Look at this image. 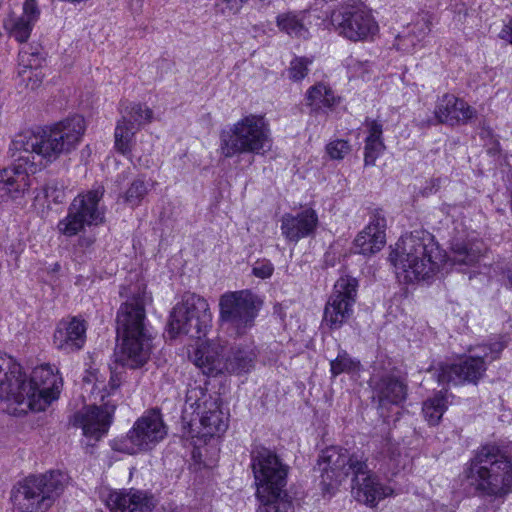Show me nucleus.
<instances>
[{"mask_svg":"<svg viewBox=\"0 0 512 512\" xmlns=\"http://www.w3.org/2000/svg\"><path fill=\"white\" fill-rule=\"evenodd\" d=\"M166 427L161 414L152 410L139 418L128 432L130 446L124 445L119 450L135 454L139 450H148L159 443L166 436Z\"/></svg>","mask_w":512,"mask_h":512,"instance_id":"obj_18","label":"nucleus"},{"mask_svg":"<svg viewBox=\"0 0 512 512\" xmlns=\"http://www.w3.org/2000/svg\"><path fill=\"white\" fill-rule=\"evenodd\" d=\"M261 304L249 290L226 292L219 300L220 321L231 333L244 335L254 326Z\"/></svg>","mask_w":512,"mask_h":512,"instance_id":"obj_12","label":"nucleus"},{"mask_svg":"<svg viewBox=\"0 0 512 512\" xmlns=\"http://www.w3.org/2000/svg\"><path fill=\"white\" fill-rule=\"evenodd\" d=\"M274 272V265L268 259H258L252 265V274L260 279H268Z\"/></svg>","mask_w":512,"mask_h":512,"instance_id":"obj_46","label":"nucleus"},{"mask_svg":"<svg viewBox=\"0 0 512 512\" xmlns=\"http://www.w3.org/2000/svg\"><path fill=\"white\" fill-rule=\"evenodd\" d=\"M87 322L79 316L60 320L53 334V345L66 354L81 350L86 343Z\"/></svg>","mask_w":512,"mask_h":512,"instance_id":"obj_20","label":"nucleus"},{"mask_svg":"<svg viewBox=\"0 0 512 512\" xmlns=\"http://www.w3.org/2000/svg\"><path fill=\"white\" fill-rule=\"evenodd\" d=\"M191 410L190 428L193 437L206 440L219 436L228 428V418L220 408V398L200 387L188 390L185 413Z\"/></svg>","mask_w":512,"mask_h":512,"instance_id":"obj_10","label":"nucleus"},{"mask_svg":"<svg viewBox=\"0 0 512 512\" xmlns=\"http://www.w3.org/2000/svg\"><path fill=\"white\" fill-rule=\"evenodd\" d=\"M372 401L382 412L391 406H400L407 397V385L394 368L378 370L376 367L369 379Z\"/></svg>","mask_w":512,"mask_h":512,"instance_id":"obj_17","label":"nucleus"},{"mask_svg":"<svg viewBox=\"0 0 512 512\" xmlns=\"http://www.w3.org/2000/svg\"><path fill=\"white\" fill-rule=\"evenodd\" d=\"M121 385V376L116 371L111 370L110 371V380L108 383V387L106 386V390H102L101 394V400H104V398L107 395H110L113 393L116 389H118Z\"/></svg>","mask_w":512,"mask_h":512,"instance_id":"obj_50","label":"nucleus"},{"mask_svg":"<svg viewBox=\"0 0 512 512\" xmlns=\"http://www.w3.org/2000/svg\"><path fill=\"white\" fill-rule=\"evenodd\" d=\"M430 30L429 18L426 15L421 16L396 36L394 46L397 50L412 52L426 38Z\"/></svg>","mask_w":512,"mask_h":512,"instance_id":"obj_29","label":"nucleus"},{"mask_svg":"<svg viewBox=\"0 0 512 512\" xmlns=\"http://www.w3.org/2000/svg\"><path fill=\"white\" fill-rule=\"evenodd\" d=\"M212 315L208 302L195 294L188 295L180 306L173 309L169 321L172 337L179 334L201 339L210 327Z\"/></svg>","mask_w":512,"mask_h":512,"instance_id":"obj_13","label":"nucleus"},{"mask_svg":"<svg viewBox=\"0 0 512 512\" xmlns=\"http://www.w3.org/2000/svg\"><path fill=\"white\" fill-rule=\"evenodd\" d=\"M3 27L10 37L24 43L29 39L34 24L19 15L11 14L4 20Z\"/></svg>","mask_w":512,"mask_h":512,"instance_id":"obj_36","label":"nucleus"},{"mask_svg":"<svg viewBox=\"0 0 512 512\" xmlns=\"http://www.w3.org/2000/svg\"><path fill=\"white\" fill-rule=\"evenodd\" d=\"M136 131L137 129L135 126H128L123 122L118 121L114 136L115 148L119 153L124 156L131 155Z\"/></svg>","mask_w":512,"mask_h":512,"instance_id":"obj_38","label":"nucleus"},{"mask_svg":"<svg viewBox=\"0 0 512 512\" xmlns=\"http://www.w3.org/2000/svg\"><path fill=\"white\" fill-rule=\"evenodd\" d=\"M83 382L85 384H92V391L97 390L98 392H102V390H106L104 379H100L98 371L87 372L83 378Z\"/></svg>","mask_w":512,"mask_h":512,"instance_id":"obj_49","label":"nucleus"},{"mask_svg":"<svg viewBox=\"0 0 512 512\" xmlns=\"http://www.w3.org/2000/svg\"><path fill=\"white\" fill-rule=\"evenodd\" d=\"M508 342L504 336L490 339L473 349V354L457 363L440 366L437 373L439 384L476 385L485 375L487 364L500 358Z\"/></svg>","mask_w":512,"mask_h":512,"instance_id":"obj_8","label":"nucleus"},{"mask_svg":"<svg viewBox=\"0 0 512 512\" xmlns=\"http://www.w3.org/2000/svg\"><path fill=\"white\" fill-rule=\"evenodd\" d=\"M441 178H432L429 181H426L425 186L422 188L421 193L424 196L431 195L433 193H436L440 186H441Z\"/></svg>","mask_w":512,"mask_h":512,"instance_id":"obj_54","label":"nucleus"},{"mask_svg":"<svg viewBox=\"0 0 512 512\" xmlns=\"http://www.w3.org/2000/svg\"><path fill=\"white\" fill-rule=\"evenodd\" d=\"M153 186L154 181L144 176L134 179L124 194L125 202L132 207L139 206Z\"/></svg>","mask_w":512,"mask_h":512,"instance_id":"obj_37","label":"nucleus"},{"mask_svg":"<svg viewBox=\"0 0 512 512\" xmlns=\"http://www.w3.org/2000/svg\"><path fill=\"white\" fill-rule=\"evenodd\" d=\"M63 387L62 377L50 364H43L33 369L29 378L21 371L18 382L20 389L19 408H13L14 415L26 414L28 411H43L57 400Z\"/></svg>","mask_w":512,"mask_h":512,"instance_id":"obj_9","label":"nucleus"},{"mask_svg":"<svg viewBox=\"0 0 512 512\" xmlns=\"http://www.w3.org/2000/svg\"><path fill=\"white\" fill-rule=\"evenodd\" d=\"M256 352L251 345L227 347L225 372L248 373L254 367Z\"/></svg>","mask_w":512,"mask_h":512,"instance_id":"obj_30","label":"nucleus"},{"mask_svg":"<svg viewBox=\"0 0 512 512\" xmlns=\"http://www.w3.org/2000/svg\"><path fill=\"white\" fill-rule=\"evenodd\" d=\"M18 60V77L21 79L22 82H25L26 74L29 72V70L38 69L41 66L43 57L38 52H29L26 50H21L18 55Z\"/></svg>","mask_w":512,"mask_h":512,"instance_id":"obj_39","label":"nucleus"},{"mask_svg":"<svg viewBox=\"0 0 512 512\" xmlns=\"http://www.w3.org/2000/svg\"><path fill=\"white\" fill-rule=\"evenodd\" d=\"M498 37L512 45V17L509 18L507 22L503 24L501 31L498 34Z\"/></svg>","mask_w":512,"mask_h":512,"instance_id":"obj_55","label":"nucleus"},{"mask_svg":"<svg viewBox=\"0 0 512 512\" xmlns=\"http://www.w3.org/2000/svg\"><path fill=\"white\" fill-rule=\"evenodd\" d=\"M66 185L59 179H51L44 185L42 191L44 197L54 204H61L66 199Z\"/></svg>","mask_w":512,"mask_h":512,"instance_id":"obj_41","label":"nucleus"},{"mask_svg":"<svg viewBox=\"0 0 512 512\" xmlns=\"http://www.w3.org/2000/svg\"><path fill=\"white\" fill-rule=\"evenodd\" d=\"M385 145L383 141L365 140L364 163L365 166H374L377 158L383 153Z\"/></svg>","mask_w":512,"mask_h":512,"instance_id":"obj_43","label":"nucleus"},{"mask_svg":"<svg viewBox=\"0 0 512 512\" xmlns=\"http://www.w3.org/2000/svg\"><path fill=\"white\" fill-rule=\"evenodd\" d=\"M95 242V237L90 235H80L77 241V247L81 248L83 251L92 247Z\"/></svg>","mask_w":512,"mask_h":512,"instance_id":"obj_56","label":"nucleus"},{"mask_svg":"<svg viewBox=\"0 0 512 512\" xmlns=\"http://www.w3.org/2000/svg\"><path fill=\"white\" fill-rule=\"evenodd\" d=\"M364 126L366 127L368 133L365 140L383 141V125L381 122L366 118Z\"/></svg>","mask_w":512,"mask_h":512,"instance_id":"obj_47","label":"nucleus"},{"mask_svg":"<svg viewBox=\"0 0 512 512\" xmlns=\"http://www.w3.org/2000/svg\"><path fill=\"white\" fill-rule=\"evenodd\" d=\"M67 483L68 476L61 471L32 475L13 487L10 499L20 512H47Z\"/></svg>","mask_w":512,"mask_h":512,"instance_id":"obj_7","label":"nucleus"},{"mask_svg":"<svg viewBox=\"0 0 512 512\" xmlns=\"http://www.w3.org/2000/svg\"><path fill=\"white\" fill-rule=\"evenodd\" d=\"M480 253L481 251L476 245L456 240L451 244V252L446 263L451 267L463 270V267L475 265L480 258Z\"/></svg>","mask_w":512,"mask_h":512,"instance_id":"obj_31","label":"nucleus"},{"mask_svg":"<svg viewBox=\"0 0 512 512\" xmlns=\"http://www.w3.org/2000/svg\"><path fill=\"white\" fill-rule=\"evenodd\" d=\"M43 80V74L39 69L29 70L26 74V86L32 90L38 88Z\"/></svg>","mask_w":512,"mask_h":512,"instance_id":"obj_52","label":"nucleus"},{"mask_svg":"<svg viewBox=\"0 0 512 512\" xmlns=\"http://www.w3.org/2000/svg\"><path fill=\"white\" fill-rule=\"evenodd\" d=\"M121 385V376L116 371L111 370L110 371V380L108 383V387L106 386V390H102L101 394V400H104V398L107 395H110L113 393L116 389H118Z\"/></svg>","mask_w":512,"mask_h":512,"instance_id":"obj_51","label":"nucleus"},{"mask_svg":"<svg viewBox=\"0 0 512 512\" xmlns=\"http://www.w3.org/2000/svg\"><path fill=\"white\" fill-rule=\"evenodd\" d=\"M280 222L282 236L289 243L297 244L301 239L315 234L319 218L314 209L307 207L296 213H285Z\"/></svg>","mask_w":512,"mask_h":512,"instance_id":"obj_22","label":"nucleus"},{"mask_svg":"<svg viewBox=\"0 0 512 512\" xmlns=\"http://www.w3.org/2000/svg\"><path fill=\"white\" fill-rule=\"evenodd\" d=\"M353 482L355 498L369 506H375L380 500L393 493L390 487L383 485L378 477L369 470L367 464L363 472L354 474Z\"/></svg>","mask_w":512,"mask_h":512,"instance_id":"obj_26","label":"nucleus"},{"mask_svg":"<svg viewBox=\"0 0 512 512\" xmlns=\"http://www.w3.org/2000/svg\"><path fill=\"white\" fill-rule=\"evenodd\" d=\"M476 116V110L463 99L452 94H444L436 103L434 118L428 123L455 126L467 124Z\"/></svg>","mask_w":512,"mask_h":512,"instance_id":"obj_21","label":"nucleus"},{"mask_svg":"<svg viewBox=\"0 0 512 512\" xmlns=\"http://www.w3.org/2000/svg\"><path fill=\"white\" fill-rule=\"evenodd\" d=\"M105 502L111 512H150L154 508L153 496L134 488L112 491Z\"/></svg>","mask_w":512,"mask_h":512,"instance_id":"obj_25","label":"nucleus"},{"mask_svg":"<svg viewBox=\"0 0 512 512\" xmlns=\"http://www.w3.org/2000/svg\"><path fill=\"white\" fill-rule=\"evenodd\" d=\"M386 226L383 210H373L368 225L354 240L355 253L368 256L379 252L386 243Z\"/></svg>","mask_w":512,"mask_h":512,"instance_id":"obj_23","label":"nucleus"},{"mask_svg":"<svg viewBox=\"0 0 512 512\" xmlns=\"http://www.w3.org/2000/svg\"><path fill=\"white\" fill-rule=\"evenodd\" d=\"M26 20L31 21L32 24H36L40 17V9L36 0H25L23 4V13L20 15Z\"/></svg>","mask_w":512,"mask_h":512,"instance_id":"obj_48","label":"nucleus"},{"mask_svg":"<svg viewBox=\"0 0 512 512\" xmlns=\"http://www.w3.org/2000/svg\"><path fill=\"white\" fill-rule=\"evenodd\" d=\"M397 277L405 283L430 280L443 261L434 236L426 230H414L402 236L390 254Z\"/></svg>","mask_w":512,"mask_h":512,"instance_id":"obj_4","label":"nucleus"},{"mask_svg":"<svg viewBox=\"0 0 512 512\" xmlns=\"http://www.w3.org/2000/svg\"><path fill=\"white\" fill-rule=\"evenodd\" d=\"M120 297L126 298L118 309L115 363L122 367H143L152 352V335L148 328L145 307L150 301L145 288L139 284L121 286Z\"/></svg>","mask_w":512,"mask_h":512,"instance_id":"obj_1","label":"nucleus"},{"mask_svg":"<svg viewBox=\"0 0 512 512\" xmlns=\"http://www.w3.org/2000/svg\"><path fill=\"white\" fill-rule=\"evenodd\" d=\"M29 173L22 163L0 170V202L23 194L30 186Z\"/></svg>","mask_w":512,"mask_h":512,"instance_id":"obj_28","label":"nucleus"},{"mask_svg":"<svg viewBox=\"0 0 512 512\" xmlns=\"http://www.w3.org/2000/svg\"><path fill=\"white\" fill-rule=\"evenodd\" d=\"M251 467L257 482V512H292V499L285 489L288 466L278 455L263 446L251 451Z\"/></svg>","mask_w":512,"mask_h":512,"instance_id":"obj_5","label":"nucleus"},{"mask_svg":"<svg viewBox=\"0 0 512 512\" xmlns=\"http://www.w3.org/2000/svg\"><path fill=\"white\" fill-rule=\"evenodd\" d=\"M499 269L507 279L506 287L512 289V266H501Z\"/></svg>","mask_w":512,"mask_h":512,"instance_id":"obj_57","label":"nucleus"},{"mask_svg":"<svg viewBox=\"0 0 512 512\" xmlns=\"http://www.w3.org/2000/svg\"><path fill=\"white\" fill-rule=\"evenodd\" d=\"M480 136L483 139L490 138L491 144H492V147L489 149L490 152H494V153L500 152V150H501L500 143H499L498 139H496L494 137L492 129L483 127L480 132Z\"/></svg>","mask_w":512,"mask_h":512,"instance_id":"obj_53","label":"nucleus"},{"mask_svg":"<svg viewBox=\"0 0 512 512\" xmlns=\"http://www.w3.org/2000/svg\"><path fill=\"white\" fill-rule=\"evenodd\" d=\"M462 477L474 495L502 504L512 493V460L504 447L483 444L464 464Z\"/></svg>","mask_w":512,"mask_h":512,"instance_id":"obj_3","label":"nucleus"},{"mask_svg":"<svg viewBox=\"0 0 512 512\" xmlns=\"http://www.w3.org/2000/svg\"><path fill=\"white\" fill-rule=\"evenodd\" d=\"M271 145L270 127L262 115H246L220 132L219 149L225 158L242 154L263 155Z\"/></svg>","mask_w":512,"mask_h":512,"instance_id":"obj_6","label":"nucleus"},{"mask_svg":"<svg viewBox=\"0 0 512 512\" xmlns=\"http://www.w3.org/2000/svg\"><path fill=\"white\" fill-rule=\"evenodd\" d=\"M114 410L115 405L108 402L101 407L85 406L73 415L72 424L80 427L84 436L99 440L107 433Z\"/></svg>","mask_w":512,"mask_h":512,"instance_id":"obj_19","label":"nucleus"},{"mask_svg":"<svg viewBox=\"0 0 512 512\" xmlns=\"http://www.w3.org/2000/svg\"><path fill=\"white\" fill-rule=\"evenodd\" d=\"M359 362L352 359L344 350L339 351L337 357L330 361V371L336 377L342 373H351L358 369Z\"/></svg>","mask_w":512,"mask_h":512,"instance_id":"obj_40","label":"nucleus"},{"mask_svg":"<svg viewBox=\"0 0 512 512\" xmlns=\"http://www.w3.org/2000/svg\"><path fill=\"white\" fill-rule=\"evenodd\" d=\"M326 151L332 159H343L350 151V145L345 140H335L326 146Z\"/></svg>","mask_w":512,"mask_h":512,"instance_id":"obj_45","label":"nucleus"},{"mask_svg":"<svg viewBox=\"0 0 512 512\" xmlns=\"http://www.w3.org/2000/svg\"><path fill=\"white\" fill-rule=\"evenodd\" d=\"M227 342L211 340L201 344L194 352L193 361L202 372L209 376L224 373L226 366Z\"/></svg>","mask_w":512,"mask_h":512,"instance_id":"obj_24","label":"nucleus"},{"mask_svg":"<svg viewBox=\"0 0 512 512\" xmlns=\"http://www.w3.org/2000/svg\"><path fill=\"white\" fill-rule=\"evenodd\" d=\"M104 192V187L97 185L77 195L70 203L67 215L57 223L59 234L73 237L84 232L86 227L103 224L106 210L101 201Z\"/></svg>","mask_w":512,"mask_h":512,"instance_id":"obj_11","label":"nucleus"},{"mask_svg":"<svg viewBox=\"0 0 512 512\" xmlns=\"http://www.w3.org/2000/svg\"><path fill=\"white\" fill-rule=\"evenodd\" d=\"M21 379V366L13 357L0 353V399L19 408L20 389L18 382Z\"/></svg>","mask_w":512,"mask_h":512,"instance_id":"obj_27","label":"nucleus"},{"mask_svg":"<svg viewBox=\"0 0 512 512\" xmlns=\"http://www.w3.org/2000/svg\"><path fill=\"white\" fill-rule=\"evenodd\" d=\"M358 280L342 276L334 284L324 309V322L330 329H339L353 314L357 299Z\"/></svg>","mask_w":512,"mask_h":512,"instance_id":"obj_15","label":"nucleus"},{"mask_svg":"<svg viewBox=\"0 0 512 512\" xmlns=\"http://www.w3.org/2000/svg\"><path fill=\"white\" fill-rule=\"evenodd\" d=\"M307 13L301 12H287L277 16L278 28L292 37L307 38L309 30L307 27L306 19Z\"/></svg>","mask_w":512,"mask_h":512,"instance_id":"obj_32","label":"nucleus"},{"mask_svg":"<svg viewBox=\"0 0 512 512\" xmlns=\"http://www.w3.org/2000/svg\"><path fill=\"white\" fill-rule=\"evenodd\" d=\"M85 131L84 118L79 115L66 118L41 132L24 131L11 141L9 151L15 163H22L34 173L35 155L47 163L74 150Z\"/></svg>","mask_w":512,"mask_h":512,"instance_id":"obj_2","label":"nucleus"},{"mask_svg":"<svg viewBox=\"0 0 512 512\" xmlns=\"http://www.w3.org/2000/svg\"><path fill=\"white\" fill-rule=\"evenodd\" d=\"M367 458L363 453L349 454L344 448L331 446L319 456L318 466L323 482L326 480L341 482L349 474L363 472Z\"/></svg>","mask_w":512,"mask_h":512,"instance_id":"obj_16","label":"nucleus"},{"mask_svg":"<svg viewBox=\"0 0 512 512\" xmlns=\"http://www.w3.org/2000/svg\"><path fill=\"white\" fill-rule=\"evenodd\" d=\"M448 408L447 391H439L427 399L422 406V413L429 425H437Z\"/></svg>","mask_w":512,"mask_h":512,"instance_id":"obj_34","label":"nucleus"},{"mask_svg":"<svg viewBox=\"0 0 512 512\" xmlns=\"http://www.w3.org/2000/svg\"><path fill=\"white\" fill-rule=\"evenodd\" d=\"M311 64L312 59L308 57H294L287 69L288 78L293 82L303 80L307 76Z\"/></svg>","mask_w":512,"mask_h":512,"instance_id":"obj_42","label":"nucleus"},{"mask_svg":"<svg viewBox=\"0 0 512 512\" xmlns=\"http://www.w3.org/2000/svg\"><path fill=\"white\" fill-rule=\"evenodd\" d=\"M330 21L340 36L354 42L366 40L378 31L376 21L360 0L335 9Z\"/></svg>","mask_w":512,"mask_h":512,"instance_id":"obj_14","label":"nucleus"},{"mask_svg":"<svg viewBox=\"0 0 512 512\" xmlns=\"http://www.w3.org/2000/svg\"><path fill=\"white\" fill-rule=\"evenodd\" d=\"M120 112V121L128 126H135L137 130L142 125L150 123L153 118V111L140 103H122Z\"/></svg>","mask_w":512,"mask_h":512,"instance_id":"obj_33","label":"nucleus"},{"mask_svg":"<svg viewBox=\"0 0 512 512\" xmlns=\"http://www.w3.org/2000/svg\"><path fill=\"white\" fill-rule=\"evenodd\" d=\"M223 5V12L229 15H236L240 13L241 9L249 0H220ZM272 0H256L258 9L268 6Z\"/></svg>","mask_w":512,"mask_h":512,"instance_id":"obj_44","label":"nucleus"},{"mask_svg":"<svg viewBox=\"0 0 512 512\" xmlns=\"http://www.w3.org/2000/svg\"><path fill=\"white\" fill-rule=\"evenodd\" d=\"M306 99L307 105L316 111L323 108H332L337 101L332 89L323 83L310 87Z\"/></svg>","mask_w":512,"mask_h":512,"instance_id":"obj_35","label":"nucleus"}]
</instances>
